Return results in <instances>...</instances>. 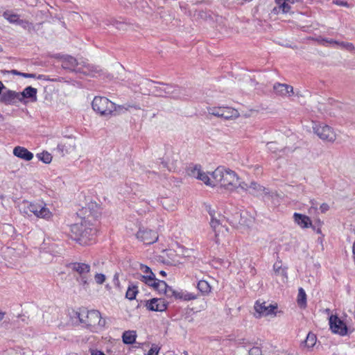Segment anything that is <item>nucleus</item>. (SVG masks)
Returning <instances> with one entry per match:
<instances>
[{"label": "nucleus", "mask_w": 355, "mask_h": 355, "mask_svg": "<svg viewBox=\"0 0 355 355\" xmlns=\"http://www.w3.org/2000/svg\"><path fill=\"white\" fill-rule=\"evenodd\" d=\"M189 175L201 180L207 186H218L228 191L240 188V184H242L234 171L221 166L215 169L209 177L201 169L200 166L196 165L191 168Z\"/></svg>", "instance_id": "1"}, {"label": "nucleus", "mask_w": 355, "mask_h": 355, "mask_svg": "<svg viewBox=\"0 0 355 355\" xmlns=\"http://www.w3.org/2000/svg\"><path fill=\"white\" fill-rule=\"evenodd\" d=\"M92 105L96 112L103 116L115 115L128 110V107L123 105H116L104 96H96L92 101Z\"/></svg>", "instance_id": "2"}, {"label": "nucleus", "mask_w": 355, "mask_h": 355, "mask_svg": "<svg viewBox=\"0 0 355 355\" xmlns=\"http://www.w3.org/2000/svg\"><path fill=\"white\" fill-rule=\"evenodd\" d=\"M210 225L215 232V240L216 243L224 241L228 235L230 222L223 215L218 213H210Z\"/></svg>", "instance_id": "3"}, {"label": "nucleus", "mask_w": 355, "mask_h": 355, "mask_svg": "<svg viewBox=\"0 0 355 355\" xmlns=\"http://www.w3.org/2000/svg\"><path fill=\"white\" fill-rule=\"evenodd\" d=\"M21 211L27 216L33 214L39 218L50 220L53 214L43 202H31L24 201L21 205Z\"/></svg>", "instance_id": "4"}, {"label": "nucleus", "mask_w": 355, "mask_h": 355, "mask_svg": "<svg viewBox=\"0 0 355 355\" xmlns=\"http://www.w3.org/2000/svg\"><path fill=\"white\" fill-rule=\"evenodd\" d=\"M73 272L76 282L80 286L87 288L89 279V266L83 263H71L68 265Z\"/></svg>", "instance_id": "5"}, {"label": "nucleus", "mask_w": 355, "mask_h": 355, "mask_svg": "<svg viewBox=\"0 0 355 355\" xmlns=\"http://www.w3.org/2000/svg\"><path fill=\"white\" fill-rule=\"evenodd\" d=\"M313 130L315 134L324 141L333 143L336 139V133L334 130L324 123H314Z\"/></svg>", "instance_id": "6"}, {"label": "nucleus", "mask_w": 355, "mask_h": 355, "mask_svg": "<svg viewBox=\"0 0 355 355\" xmlns=\"http://www.w3.org/2000/svg\"><path fill=\"white\" fill-rule=\"evenodd\" d=\"M209 114L225 119H234L239 116L238 110L230 107L209 108Z\"/></svg>", "instance_id": "7"}, {"label": "nucleus", "mask_w": 355, "mask_h": 355, "mask_svg": "<svg viewBox=\"0 0 355 355\" xmlns=\"http://www.w3.org/2000/svg\"><path fill=\"white\" fill-rule=\"evenodd\" d=\"M71 320L73 325L87 328V320L89 318V310L87 308L80 309L79 311H72Z\"/></svg>", "instance_id": "8"}, {"label": "nucleus", "mask_w": 355, "mask_h": 355, "mask_svg": "<svg viewBox=\"0 0 355 355\" xmlns=\"http://www.w3.org/2000/svg\"><path fill=\"white\" fill-rule=\"evenodd\" d=\"M240 188L243 190L248 191L250 194L253 196H270V192L268 189L254 182H252L249 184L245 182H242V184H240Z\"/></svg>", "instance_id": "9"}, {"label": "nucleus", "mask_w": 355, "mask_h": 355, "mask_svg": "<svg viewBox=\"0 0 355 355\" xmlns=\"http://www.w3.org/2000/svg\"><path fill=\"white\" fill-rule=\"evenodd\" d=\"M87 229L86 220L79 223L73 224L71 226V231L72 233V237L74 240L78 241L82 245H86L87 243V237L84 239V233Z\"/></svg>", "instance_id": "10"}, {"label": "nucleus", "mask_w": 355, "mask_h": 355, "mask_svg": "<svg viewBox=\"0 0 355 355\" xmlns=\"http://www.w3.org/2000/svg\"><path fill=\"white\" fill-rule=\"evenodd\" d=\"M105 320L97 310L90 311V330L94 332L101 331L105 325Z\"/></svg>", "instance_id": "11"}, {"label": "nucleus", "mask_w": 355, "mask_h": 355, "mask_svg": "<svg viewBox=\"0 0 355 355\" xmlns=\"http://www.w3.org/2000/svg\"><path fill=\"white\" fill-rule=\"evenodd\" d=\"M315 41L319 44L324 46H334L337 45L340 46L343 49H345L348 51H354L355 49V47L354 44L351 42H339L336 41L332 39H326L323 38L322 37H317L315 39Z\"/></svg>", "instance_id": "12"}, {"label": "nucleus", "mask_w": 355, "mask_h": 355, "mask_svg": "<svg viewBox=\"0 0 355 355\" xmlns=\"http://www.w3.org/2000/svg\"><path fill=\"white\" fill-rule=\"evenodd\" d=\"M330 329L333 333L340 336H345L347 334V327L346 324L342 321L336 315H331L329 318Z\"/></svg>", "instance_id": "13"}, {"label": "nucleus", "mask_w": 355, "mask_h": 355, "mask_svg": "<svg viewBox=\"0 0 355 355\" xmlns=\"http://www.w3.org/2000/svg\"><path fill=\"white\" fill-rule=\"evenodd\" d=\"M136 236L139 240L146 245L153 244L158 239V234L156 232L144 228L140 229Z\"/></svg>", "instance_id": "14"}, {"label": "nucleus", "mask_w": 355, "mask_h": 355, "mask_svg": "<svg viewBox=\"0 0 355 355\" xmlns=\"http://www.w3.org/2000/svg\"><path fill=\"white\" fill-rule=\"evenodd\" d=\"M3 17L9 23L15 25H19L24 28H28L30 26V24L28 21L20 19L19 15L14 12L12 10L4 11L3 13Z\"/></svg>", "instance_id": "15"}, {"label": "nucleus", "mask_w": 355, "mask_h": 355, "mask_svg": "<svg viewBox=\"0 0 355 355\" xmlns=\"http://www.w3.org/2000/svg\"><path fill=\"white\" fill-rule=\"evenodd\" d=\"M277 308L276 304H268L266 302L257 301L254 304V310L259 313V316H267L272 314Z\"/></svg>", "instance_id": "16"}, {"label": "nucleus", "mask_w": 355, "mask_h": 355, "mask_svg": "<svg viewBox=\"0 0 355 355\" xmlns=\"http://www.w3.org/2000/svg\"><path fill=\"white\" fill-rule=\"evenodd\" d=\"M19 96V92L8 89L1 94L0 101L6 105H16L20 102Z\"/></svg>", "instance_id": "17"}, {"label": "nucleus", "mask_w": 355, "mask_h": 355, "mask_svg": "<svg viewBox=\"0 0 355 355\" xmlns=\"http://www.w3.org/2000/svg\"><path fill=\"white\" fill-rule=\"evenodd\" d=\"M148 286L153 287L159 293H164L167 297H173L175 291L172 288L168 287L164 281L157 279H155V282L150 284Z\"/></svg>", "instance_id": "18"}, {"label": "nucleus", "mask_w": 355, "mask_h": 355, "mask_svg": "<svg viewBox=\"0 0 355 355\" xmlns=\"http://www.w3.org/2000/svg\"><path fill=\"white\" fill-rule=\"evenodd\" d=\"M277 6L272 9L275 14H286L291 10V4L294 3L295 0H275Z\"/></svg>", "instance_id": "19"}, {"label": "nucleus", "mask_w": 355, "mask_h": 355, "mask_svg": "<svg viewBox=\"0 0 355 355\" xmlns=\"http://www.w3.org/2000/svg\"><path fill=\"white\" fill-rule=\"evenodd\" d=\"M58 150L62 155L71 154L76 150V144L73 139H67L58 145Z\"/></svg>", "instance_id": "20"}, {"label": "nucleus", "mask_w": 355, "mask_h": 355, "mask_svg": "<svg viewBox=\"0 0 355 355\" xmlns=\"http://www.w3.org/2000/svg\"><path fill=\"white\" fill-rule=\"evenodd\" d=\"M140 270L144 273V275H139L137 277L140 281L148 285L155 282V279H156L155 276L149 267L145 265H141Z\"/></svg>", "instance_id": "21"}, {"label": "nucleus", "mask_w": 355, "mask_h": 355, "mask_svg": "<svg viewBox=\"0 0 355 355\" xmlns=\"http://www.w3.org/2000/svg\"><path fill=\"white\" fill-rule=\"evenodd\" d=\"M146 306L150 311H164L166 309L167 305L163 299L153 298L147 302Z\"/></svg>", "instance_id": "22"}, {"label": "nucleus", "mask_w": 355, "mask_h": 355, "mask_svg": "<svg viewBox=\"0 0 355 355\" xmlns=\"http://www.w3.org/2000/svg\"><path fill=\"white\" fill-rule=\"evenodd\" d=\"M273 89L277 95L284 97L291 96L293 94V87L286 84L277 83Z\"/></svg>", "instance_id": "23"}, {"label": "nucleus", "mask_w": 355, "mask_h": 355, "mask_svg": "<svg viewBox=\"0 0 355 355\" xmlns=\"http://www.w3.org/2000/svg\"><path fill=\"white\" fill-rule=\"evenodd\" d=\"M273 271L275 275L277 277H279L282 282H285L287 281V268L283 266L281 260H277L273 264Z\"/></svg>", "instance_id": "24"}, {"label": "nucleus", "mask_w": 355, "mask_h": 355, "mask_svg": "<svg viewBox=\"0 0 355 355\" xmlns=\"http://www.w3.org/2000/svg\"><path fill=\"white\" fill-rule=\"evenodd\" d=\"M13 155L26 161H31L33 158V154L22 146H16L13 149Z\"/></svg>", "instance_id": "25"}, {"label": "nucleus", "mask_w": 355, "mask_h": 355, "mask_svg": "<svg viewBox=\"0 0 355 355\" xmlns=\"http://www.w3.org/2000/svg\"><path fill=\"white\" fill-rule=\"evenodd\" d=\"M37 89L31 86L26 87L22 92H19L20 102L24 98H31L32 102L37 101Z\"/></svg>", "instance_id": "26"}, {"label": "nucleus", "mask_w": 355, "mask_h": 355, "mask_svg": "<svg viewBox=\"0 0 355 355\" xmlns=\"http://www.w3.org/2000/svg\"><path fill=\"white\" fill-rule=\"evenodd\" d=\"M295 222L302 228H306L311 225V221L307 216L295 213L293 215Z\"/></svg>", "instance_id": "27"}, {"label": "nucleus", "mask_w": 355, "mask_h": 355, "mask_svg": "<svg viewBox=\"0 0 355 355\" xmlns=\"http://www.w3.org/2000/svg\"><path fill=\"white\" fill-rule=\"evenodd\" d=\"M178 159V154L174 153L172 150L166 151L164 157V161L171 170Z\"/></svg>", "instance_id": "28"}, {"label": "nucleus", "mask_w": 355, "mask_h": 355, "mask_svg": "<svg viewBox=\"0 0 355 355\" xmlns=\"http://www.w3.org/2000/svg\"><path fill=\"white\" fill-rule=\"evenodd\" d=\"M173 297L176 299L182 300L184 301L194 300L198 298V295L194 293L187 291L178 292L175 291Z\"/></svg>", "instance_id": "29"}, {"label": "nucleus", "mask_w": 355, "mask_h": 355, "mask_svg": "<svg viewBox=\"0 0 355 355\" xmlns=\"http://www.w3.org/2000/svg\"><path fill=\"white\" fill-rule=\"evenodd\" d=\"M137 338V334L135 331H125L122 336L123 342L127 345L133 344Z\"/></svg>", "instance_id": "30"}, {"label": "nucleus", "mask_w": 355, "mask_h": 355, "mask_svg": "<svg viewBox=\"0 0 355 355\" xmlns=\"http://www.w3.org/2000/svg\"><path fill=\"white\" fill-rule=\"evenodd\" d=\"M197 288L203 295H208L211 291V286L205 280H200Z\"/></svg>", "instance_id": "31"}, {"label": "nucleus", "mask_w": 355, "mask_h": 355, "mask_svg": "<svg viewBox=\"0 0 355 355\" xmlns=\"http://www.w3.org/2000/svg\"><path fill=\"white\" fill-rule=\"evenodd\" d=\"M316 341V336L314 334L309 332L304 340V346L308 349L312 348L315 345Z\"/></svg>", "instance_id": "32"}, {"label": "nucleus", "mask_w": 355, "mask_h": 355, "mask_svg": "<svg viewBox=\"0 0 355 355\" xmlns=\"http://www.w3.org/2000/svg\"><path fill=\"white\" fill-rule=\"evenodd\" d=\"M297 304L301 307H305L306 304V295L304 290L302 288H300L298 290L297 295Z\"/></svg>", "instance_id": "33"}, {"label": "nucleus", "mask_w": 355, "mask_h": 355, "mask_svg": "<svg viewBox=\"0 0 355 355\" xmlns=\"http://www.w3.org/2000/svg\"><path fill=\"white\" fill-rule=\"evenodd\" d=\"M76 60L73 57H69L62 62V67L71 70H75L74 67L76 66Z\"/></svg>", "instance_id": "34"}, {"label": "nucleus", "mask_w": 355, "mask_h": 355, "mask_svg": "<svg viewBox=\"0 0 355 355\" xmlns=\"http://www.w3.org/2000/svg\"><path fill=\"white\" fill-rule=\"evenodd\" d=\"M138 289L136 286H130L126 291L125 297L130 300L135 299Z\"/></svg>", "instance_id": "35"}, {"label": "nucleus", "mask_w": 355, "mask_h": 355, "mask_svg": "<svg viewBox=\"0 0 355 355\" xmlns=\"http://www.w3.org/2000/svg\"><path fill=\"white\" fill-rule=\"evenodd\" d=\"M37 158L42 161L45 164H49L52 161V156L48 152H42L41 153L37 154Z\"/></svg>", "instance_id": "36"}, {"label": "nucleus", "mask_w": 355, "mask_h": 355, "mask_svg": "<svg viewBox=\"0 0 355 355\" xmlns=\"http://www.w3.org/2000/svg\"><path fill=\"white\" fill-rule=\"evenodd\" d=\"M163 207L168 211H174L176 209L175 200L166 199L162 202Z\"/></svg>", "instance_id": "37"}, {"label": "nucleus", "mask_w": 355, "mask_h": 355, "mask_svg": "<svg viewBox=\"0 0 355 355\" xmlns=\"http://www.w3.org/2000/svg\"><path fill=\"white\" fill-rule=\"evenodd\" d=\"M106 280V276L103 273L96 272L94 275V281L98 285H102Z\"/></svg>", "instance_id": "38"}, {"label": "nucleus", "mask_w": 355, "mask_h": 355, "mask_svg": "<svg viewBox=\"0 0 355 355\" xmlns=\"http://www.w3.org/2000/svg\"><path fill=\"white\" fill-rule=\"evenodd\" d=\"M266 148L268 150L274 153H277L279 150V145L277 142H268L266 144Z\"/></svg>", "instance_id": "39"}, {"label": "nucleus", "mask_w": 355, "mask_h": 355, "mask_svg": "<svg viewBox=\"0 0 355 355\" xmlns=\"http://www.w3.org/2000/svg\"><path fill=\"white\" fill-rule=\"evenodd\" d=\"M102 69L97 65L90 67V76L97 77L101 74Z\"/></svg>", "instance_id": "40"}, {"label": "nucleus", "mask_w": 355, "mask_h": 355, "mask_svg": "<svg viewBox=\"0 0 355 355\" xmlns=\"http://www.w3.org/2000/svg\"><path fill=\"white\" fill-rule=\"evenodd\" d=\"M23 349H10L7 350L5 355H24Z\"/></svg>", "instance_id": "41"}, {"label": "nucleus", "mask_w": 355, "mask_h": 355, "mask_svg": "<svg viewBox=\"0 0 355 355\" xmlns=\"http://www.w3.org/2000/svg\"><path fill=\"white\" fill-rule=\"evenodd\" d=\"M249 355H262V351L259 347H254L249 350Z\"/></svg>", "instance_id": "42"}, {"label": "nucleus", "mask_w": 355, "mask_h": 355, "mask_svg": "<svg viewBox=\"0 0 355 355\" xmlns=\"http://www.w3.org/2000/svg\"><path fill=\"white\" fill-rule=\"evenodd\" d=\"M159 350V347L157 345H153L148 352V355H153L154 354H157Z\"/></svg>", "instance_id": "43"}, {"label": "nucleus", "mask_w": 355, "mask_h": 355, "mask_svg": "<svg viewBox=\"0 0 355 355\" xmlns=\"http://www.w3.org/2000/svg\"><path fill=\"white\" fill-rule=\"evenodd\" d=\"M334 3L338 6H344V7H349L348 3L347 1H341V0H336L334 1Z\"/></svg>", "instance_id": "44"}, {"label": "nucleus", "mask_w": 355, "mask_h": 355, "mask_svg": "<svg viewBox=\"0 0 355 355\" xmlns=\"http://www.w3.org/2000/svg\"><path fill=\"white\" fill-rule=\"evenodd\" d=\"M329 209V205L327 204L323 203L320 206V210L322 212H325Z\"/></svg>", "instance_id": "45"}, {"label": "nucleus", "mask_w": 355, "mask_h": 355, "mask_svg": "<svg viewBox=\"0 0 355 355\" xmlns=\"http://www.w3.org/2000/svg\"><path fill=\"white\" fill-rule=\"evenodd\" d=\"M21 76H23L24 78H35L36 75L34 73H22Z\"/></svg>", "instance_id": "46"}, {"label": "nucleus", "mask_w": 355, "mask_h": 355, "mask_svg": "<svg viewBox=\"0 0 355 355\" xmlns=\"http://www.w3.org/2000/svg\"><path fill=\"white\" fill-rule=\"evenodd\" d=\"M91 355H105V354L101 351L94 350L91 352Z\"/></svg>", "instance_id": "47"}, {"label": "nucleus", "mask_w": 355, "mask_h": 355, "mask_svg": "<svg viewBox=\"0 0 355 355\" xmlns=\"http://www.w3.org/2000/svg\"><path fill=\"white\" fill-rule=\"evenodd\" d=\"M10 73H12L13 75H17V76H21V73H22L19 72V71H18L17 70L13 69V70L10 71Z\"/></svg>", "instance_id": "48"}, {"label": "nucleus", "mask_w": 355, "mask_h": 355, "mask_svg": "<svg viewBox=\"0 0 355 355\" xmlns=\"http://www.w3.org/2000/svg\"><path fill=\"white\" fill-rule=\"evenodd\" d=\"M5 313L3 312L0 311V321H1L4 318Z\"/></svg>", "instance_id": "49"}, {"label": "nucleus", "mask_w": 355, "mask_h": 355, "mask_svg": "<svg viewBox=\"0 0 355 355\" xmlns=\"http://www.w3.org/2000/svg\"><path fill=\"white\" fill-rule=\"evenodd\" d=\"M159 273H160V275H162V276H166V272H165V271H164V270H161Z\"/></svg>", "instance_id": "50"}, {"label": "nucleus", "mask_w": 355, "mask_h": 355, "mask_svg": "<svg viewBox=\"0 0 355 355\" xmlns=\"http://www.w3.org/2000/svg\"><path fill=\"white\" fill-rule=\"evenodd\" d=\"M183 354H184V355H188V352H187V351H184V352H183Z\"/></svg>", "instance_id": "51"}, {"label": "nucleus", "mask_w": 355, "mask_h": 355, "mask_svg": "<svg viewBox=\"0 0 355 355\" xmlns=\"http://www.w3.org/2000/svg\"><path fill=\"white\" fill-rule=\"evenodd\" d=\"M42 75H40V76H37V78H38V79H41V78H42Z\"/></svg>", "instance_id": "52"}, {"label": "nucleus", "mask_w": 355, "mask_h": 355, "mask_svg": "<svg viewBox=\"0 0 355 355\" xmlns=\"http://www.w3.org/2000/svg\"><path fill=\"white\" fill-rule=\"evenodd\" d=\"M114 279H118L117 274H116V275H114Z\"/></svg>", "instance_id": "53"}]
</instances>
